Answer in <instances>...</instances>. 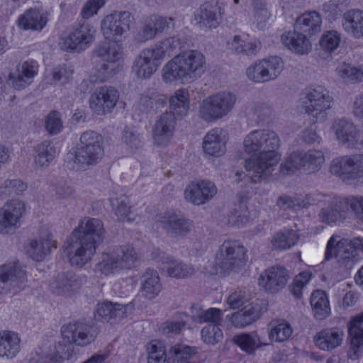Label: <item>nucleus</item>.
<instances>
[{
	"label": "nucleus",
	"instance_id": "nucleus-12",
	"mask_svg": "<svg viewBox=\"0 0 363 363\" xmlns=\"http://www.w3.org/2000/svg\"><path fill=\"white\" fill-rule=\"evenodd\" d=\"M64 340L77 346L85 347L93 342L96 336V330L89 324L83 322L69 323L61 328Z\"/></svg>",
	"mask_w": 363,
	"mask_h": 363
},
{
	"label": "nucleus",
	"instance_id": "nucleus-32",
	"mask_svg": "<svg viewBox=\"0 0 363 363\" xmlns=\"http://www.w3.org/2000/svg\"><path fill=\"white\" fill-rule=\"evenodd\" d=\"M48 13L35 9H30L18 19V26L23 30H41L48 23Z\"/></svg>",
	"mask_w": 363,
	"mask_h": 363
},
{
	"label": "nucleus",
	"instance_id": "nucleus-64",
	"mask_svg": "<svg viewBox=\"0 0 363 363\" xmlns=\"http://www.w3.org/2000/svg\"><path fill=\"white\" fill-rule=\"evenodd\" d=\"M117 67L118 66L115 63L104 62L96 69L94 77L99 82H106L116 74Z\"/></svg>",
	"mask_w": 363,
	"mask_h": 363
},
{
	"label": "nucleus",
	"instance_id": "nucleus-61",
	"mask_svg": "<svg viewBox=\"0 0 363 363\" xmlns=\"http://www.w3.org/2000/svg\"><path fill=\"white\" fill-rule=\"evenodd\" d=\"M340 40L341 38L340 33L335 30H330L326 32L322 35L320 39L319 44L323 50L332 52L337 48Z\"/></svg>",
	"mask_w": 363,
	"mask_h": 363
},
{
	"label": "nucleus",
	"instance_id": "nucleus-47",
	"mask_svg": "<svg viewBox=\"0 0 363 363\" xmlns=\"http://www.w3.org/2000/svg\"><path fill=\"white\" fill-rule=\"evenodd\" d=\"M299 240V235L294 230L285 229L277 233L272 240L276 249L286 250L295 245Z\"/></svg>",
	"mask_w": 363,
	"mask_h": 363
},
{
	"label": "nucleus",
	"instance_id": "nucleus-40",
	"mask_svg": "<svg viewBox=\"0 0 363 363\" xmlns=\"http://www.w3.org/2000/svg\"><path fill=\"white\" fill-rule=\"evenodd\" d=\"M260 315V307L257 304L249 305L233 313L231 322L236 328H244L258 320Z\"/></svg>",
	"mask_w": 363,
	"mask_h": 363
},
{
	"label": "nucleus",
	"instance_id": "nucleus-10",
	"mask_svg": "<svg viewBox=\"0 0 363 363\" xmlns=\"http://www.w3.org/2000/svg\"><path fill=\"white\" fill-rule=\"evenodd\" d=\"M26 281V272L19 262H11L0 267V293L22 289Z\"/></svg>",
	"mask_w": 363,
	"mask_h": 363
},
{
	"label": "nucleus",
	"instance_id": "nucleus-59",
	"mask_svg": "<svg viewBox=\"0 0 363 363\" xmlns=\"http://www.w3.org/2000/svg\"><path fill=\"white\" fill-rule=\"evenodd\" d=\"M65 340L67 342H59L57 345L48 347L50 352L56 356L57 363H60L63 359H69L72 357L73 354V344L70 342H67L66 340Z\"/></svg>",
	"mask_w": 363,
	"mask_h": 363
},
{
	"label": "nucleus",
	"instance_id": "nucleus-24",
	"mask_svg": "<svg viewBox=\"0 0 363 363\" xmlns=\"http://www.w3.org/2000/svg\"><path fill=\"white\" fill-rule=\"evenodd\" d=\"M157 222L167 233L181 237L190 233L192 228V222L190 220L183 215L175 213H169L160 217Z\"/></svg>",
	"mask_w": 363,
	"mask_h": 363
},
{
	"label": "nucleus",
	"instance_id": "nucleus-18",
	"mask_svg": "<svg viewBox=\"0 0 363 363\" xmlns=\"http://www.w3.org/2000/svg\"><path fill=\"white\" fill-rule=\"evenodd\" d=\"M224 13L223 4L218 0H209L197 11L196 19L201 28H215L221 22Z\"/></svg>",
	"mask_w": 363,
	"mask_h": 363
},
{
	"label": "nucleus",
	"instance_id": "nucleus-48",
	"mask_svg": "<svg viewBox=\"0 0 363 363\" xmlns=\"http://www.w3.org/2000/svg\"><path fill=\"white\" fill-rule=\"evenodd\" d=\"M95 53L104 62L116 64L121 57V52L118 45L111 40L99 45L95 50Z\"/></svg>",
	"mask_w": 363,
	"mask_h": 363
},
{
	"label": "nucleus",
	"instance_id": "nucleus-37",
	"mask_svg": "<svg viewBox=\"0 0 363 363\" xmlns=\"http://www.w3.org/2000/svg\"><path fill=\"white\" fill-rule=\"evenodd\" d=\"M347 211L346 198L334 199L329 205L323 208L319 213L320 220L331 224L345 216Z\"/></svg>",
	"mask_w": 363,
	"mask_h": 363
},
{
	"label": "nucleus",
	"instance_id": "nucleus-7",
	"mask_svg": "<svg viewBox=\"0 0 363 363\" xmlns=\"http://www.w3.org/2000/svg\"><path fill=\"white\" fill-rule=\"evenodd\" d=\"M236 101L235 95L229 92H219L203 100L199 113L201 118L211 122L226 116Z\"/></svg>",
	"mask_w": 363,
	"mask_h": 363
},
{
	"label": "nucleus",
	"instance_id": "nucleus-41",
	"mask_svg": "<svg viewBox=\"0 0 363 363\" xmlns=\"http://www.w3.org/2000/svg\"><path fill=\"white\" fill-rule=\"evenodd\" d=\"M192 318L198 323H210V324L220 325L223 312L216 308L202 309L199 305H193L191 307Z\"/></svg>",
	"mask_w": 363,
	"mask_h": 363
},
{
	"label": "nucleus",
	"instance_id": "nucleus-16",
	"mask_svg": "<svg viewBox=\"0 0 363 363\" xmlns=\"http://www.w3.org/2000/svg\"><path fill=\"white\" fill-rule=\"evenodd\" d=\"M290 278L289 272L284 267L277 265L262 272L258 279V284L267 291L276 293L286 286Z\"/></svg>",
	"mask_w": 363,
	"mask_h": 363
},
{
	"label": "nucleus",
	"instance_id": "nucleus-60",
	"mask_svg": "<svg viewBox=\"0 0 363 363\" xmlns=\"http://www.w3.org/2000/svg\"><path fill=\"white\" fill-rule=\"evenodd\" d=\"M305 166L311 171L319 169L325 162L323 153L320 150H310L304 152Z\"/></svg>",
	"mask_w": 363,
	"mask_h": 363
},
{
	"label": "nucleus",
	"instance_id": "nucleus-57",
	"mask_svg": "<svg viewBox=\"0 0 363 363\" xmlns=\"http://www.w3.org/2000/svg\"><path fill=\"white\" fill-rule=\"evenodd\" d=\"M201 338L208 345H216L223 338V333L219 325L209 324L201 330Z\"/></svg>",
	"mask_w": 363,
	"mask_h": 363
},
{
	"label": "nucleus",
	"instance_id": "nucleus-34",
	"mask_svg": "<svg viewBox=\"0 0 363 363\" xmlns=\"http://www.w3.org/2000/svg\"><path fill=\"white\" fill-rule=\"evenodd\" d=\"M167 103L164 96L157 94H152L150 96L141 94L135 103L133 108L135 113L138 115L155 113L157 109L162 108Z\"/></svg>",
	"mask_w": 363,
	"mask_h": 363
},
{
	"label": "nucleus",
	"instance_id": "nucleus-43",
	"mask_svg": "<svg viewBox=\"0 0 363 363\" xmlns=\"http://www.w3.org/2000/svg\"><path fill=\"white\" fill-rule=\"evenodd\" d=\"M310 303L316 319L323 320L329 315L330 308L325 291H314L311 294Z\"/></svg>",
	"mask_w": 363,
	"mask_h": 363
},
{
	"label": "nucleus",
	"instance_id": "nucleus-42",
	"mask_svg": "<svg viewBox=\"0 0 363 363\" xmlns=\"http://www.w3.org/2000/svg\"><path fill=\"white\" fill-rule=\"evenodd\" d=\"M347 240H338V237L332 236L328 242L325 259L330 260L335 257L338 259H350L353 257L352 252L345 249L344 245L347 244Z\"/></svg>",
	"mask_w": 363,
	"mask_h": 363
},
{
	"label": "nucleus",
	"instance_id": "nucleus-9",
	"mask_svg": "<svg viewBox=\"0 0 363 363\" xmlns=\"http://www.w3.org/2000/svg\"><path fill=\"white\" fill-rule=\"evenodd\" d=\"M330 172L342 180L359 179L363 177V155H353L334 159Z\"/></svg>",
	"mask_w": 363,
	"mask_h": 363
},
{
	"label": "nucleus",
	"instance_id": "nucleus-20",
	"mask_svg": "<svg viewBox=\"0 0 363 363\" xmlns=\"http://www.w3.org/2000/svg\"><path fill=\"white\" fill-rule=\"evenodd\" d=\"M133 309V304H120L111 301H104L96 305L95 318L99 320L116 323L126 316L128 311Z\"/></svg>",
	"mask_w": 363,
	"mask_h": 363
},
{
	"label": "nucleus",
	"instance_id": "nucleus-50",
	"mask_svg": "<svg viewBox=\"0 0 363 363\" xmlns=\"http://www.w3.org/2000/svg\"><path fill=\"white\" fill-rule=\"evenodd\" d=\"M194 349L185 345H177L171 347L167 352V363H189Z\"/></svg>",
	"mask_w": 363,
	"mask_h": 363
},
{
	"label": "nucleus",
	"instance_id": "nucleus-26",
	"mask_svg": "<svg viewBox=\"0 0 363 363\" xmlns=\"http://www.w3.org/2000/svg\"><path fill=\"white\" fill-rule=\"evenodd\" d=\"M162 285L157 271L147 269L141 277L140 293L148 300L156 298L162 291Z\"/></svg>",
	"mask_w": 363,
	"mask_h": 363
},
{
	"label": "nucleus",
	"instance_id": "nucleus-36",
	"mask_svg": "<svg viewBox=\"0 0 363 363\" xmlns=\"http://www.w3.org/2000/svg\"><path fill=\"white\" fill-rule=\"evenodd\" d=\"M233 342L242 351L248 354H253L256 350L268 345V343L264 342L255 331L236 335L233 337Z\"/></svg>",
	"mask_w": 363,
	"mask_h": 363
},
{
	"label": "nucleus",
	"instance_id": "nucleus-56",
	"mask_svg": "<svg viewBox=\"0 0 363 363\" xmlns=\"http://www.w3.org/2000/svg\"><path fill=\"white\" fill-rule=\"evenodd\" d=\"M122 142L131 150H137L143 145L140 134L135 128L130 127L123 129Z\"/></svg>",
	"mask_w": 363,
	"mask_h": 363
},
{
	"label": "nucleus",
	"instance_id": "nucleus-44",
	"mask_svg": "<svg viewBox=\"0 0 363 363\" xmlns=\"http://www.w3.org/2000/svg\"><path fill=\"white\" fill-rule=\"evenodd\" d=\"M35 162L42 167L49 166L56 155L54 144L48 140L38 145L35 148Z\"/></svg>",
	"mask_w": 363,
	"mask_h": 363
},
{
	"label": "nucleus",
	"instance_id": "nucleus-2",
	"mask_svg": "<svg viewBox=\"0 0 363 363\" xmlns=\"http://www.w3.org/2000/svg\"><path fill=\"white\" fill-rule=\"evenodd\" d=\"M262 150L260 157L246 159L244 167L246 170L245 181L253 183L259 182L262 178L269 175L274 166L280 160L277 150L280 146V139L273 130L268 129L257 130Z\"/></svg>",
	"mask_w": 363,
	"mask_h": 363
},
{
	"label": "nucleus",
	"instance_id": "nucleus-5",
	"mask_svg": "<svg viewBox=\"0 0 363 363\" xmlns=\"http://www.w3.org/2000/svg\"><path fill=\"white\" fill-rule=\"evenodd\" d=\"M247 261V249L235 240L225 241L215 255V264L221 273L238 272Z\"/></svg>",
	"mask_w": 363,
	"mask_h": 363
},
{
	"label": "nucleus",
	"instance_id": "nucleus-49",
	"mask_svg": "<svg viewBox=\"0 0 363 363\" xmlns=\"http://www.w3.org/2000/svg\"><path fill=\"white\" fill-rule=\"evenodd\" d=\"M147 363L167 362V352L164 344L157 340H152L146 345Z\"/></svg>",
	"mask_w": 363,
	"mask_h": 363
},
{
	"label": "nucleus",
	"instance_id": "nucleus-29",
	"mask_svg": "<svg viewBox=\"0 0 363 363\" xmlns=\"http://www.w3.org/2000/svg\"><path fill=\"white\" fill-rule=\"evenodd\" d=\"M52 239V234L48 233L39 239L30 240L26 249L28 255L38 262L44 260L50 253L52 248H56Z\"/></svg>",
	"mask_w": 363,
	"mask_h": 363
},
{
	"label": "nucleus",
	"instance_id": "nucleus-54",
	"mask_svg": "<svg viewBox=\"0 0 363 363\" xmlns=\"http://www.w3.org/2000/svg\"><path fill=\"white\" fill-rule=\"evenodd\" d=\"M305 166L304 152H294L281 166V171L284 174H291Z\"/></svg>",
	"mask_w": 363,
	"mask_h": 363
},
{
	"label": "nucleus",
	"instance_id": "nucleus-46",
	"mask_svg": "<svg viewBox=\"0 0 363 363\" xmlns=\"http://www.w3.org/2000/svg\"><path fill=\"white\" fill-rule=\"evenodd\" d=\"M335 71L345 82L356 83L363 80V67H356L349 63L340 62Z\"/></svg>",
	"mask_w": 363,
	"mask_h": 363
},
{
	"label": "nucleus",
	"instance_id": "nucleus-31",
	"mask_svg": "<svg viewBox=\"0 0 363 363\" xmlns=\"http://www.w3.org/2000/svg\"><path fill=\"white\" fill-rule=\"evenodd\" d=\"M104 150L103 145L86 148H77L74 157V163L77 165V169L97 164L104 157Z\"/></svg>",
	"mask_w": 363,
	"mask_h": 363
},
{
	"label": "nucleus",
	"instance_id": "nucleus-33",
	"mask_svg": "<svg viewBox=\"0 0 363 363\" xmlns=\"http://www.w3.org/2000/svg\"><path fill=\"white\" fill-rule=\"evenodd\" d=\"M281 41L289 50L298 54H307L311 50V44L306 35L295 28L294 31L284 33Z\"/></svg>",
	"mask_w": 363,
	"mask_h": 363
},
{
	"label": "nucleus",
	"instance_id": "nucleus-23",
	"mask_svg": "<svg viewBox=\"0 0 363 363\" xmlns=\"http://www.w3.org/2000/svg\"><path fill=\"white\" fill-rule=\"evenodd\" d=\"M82 285V279L71 271L57 274L50 284L52 291L58 295H70Z\"/></svg>",
	"mask_w": 363,
	"mask_h": 363
},
{
	"label": "nucleus",
	"instance_id": "nucleus-6",
	"mask_svg": "<svg viewBox=\"0 0 363 363\" xmlns=\"http://www.w3.org/2000/svg\"><path fill=\"white\" fill-rule=\"evenodd\" d=\"M333 101L329 91L322 86H316L306 90L301 99V108L309 116L325 119L326 111L329 110Z\"/></svg>",
	"mask_w": 363,
	"mask_h": 363
},
{
	"label": "nucleus",
	"instance_id": "nucleus-4",
	"mask_svg": "<svg viewBox=\"0 0 363 363\" xmlns=\"http://www.w3.org/2000/svg\"><path fill=\"white\" fill-rule=\"evenodd\" d=\"M137 259V253L132 245L115 246L101 254L96 269L107 276L130 269Z\"/></svg>",
	"mask_w": 363,
	"mask_h": 363
},
{
	"label": "nucleus",
	"instance_id": "nucleus-13",
	"mask_svg": "<svg viewBox=\"0 0 363 363\" xmlns=\"http://www.w3.org/2000/svg\"><path fill=\"white\" fill-rule=\"evenodd\" d=\"M118 98V91L113 86H100L91 94L89 107L97 115H105L115 107Z\"/></svg>",
	"mask_w": 363,
	"mask_h": 363
},
{
	"label": "nucleus",
	"instance_id": "nucleus-27",
	"mask_svg": "<svg viewBox=\"0 0 363 363\" xmlns=\"http://www.w3.org/2000/svg\"><path fill=\"white\" fill-rule=\"evenodd\" d=\"M35 74V63L24 62L18 66L15 72L10 74L8 83L17 90L23 89L30 84Z\"/></svg>",
	"mask_w": 363,
	"mask_h": 363
},
{
	"label": "nucleus",
	"instance_id": "nucleus-55",
	"mask_svg": "<svg viewBox=\"0 0 363 363\" xmlns=\"http://www.w3.org/2000/svg\"><path fill=\"white\" fill-rule=\"evenodd\" d=\"M257 130L251 131L243 140L245 153L252 157H260L262 150Z\"/></svg>",
	"mask_w": 363,
	"mask_h": 363
},
{
	"label": "nucleus",
	"instance_id": "nucleus-52",
	"mask_svg": "<svg viewBox=\"0 0 363 363\" xmlns=\"http://www.w3.org/2000/svg\"><path fill=\"white\" fill-rule=\"evenodd\" d=\"M272 328L269 334V338L272 341L282 342L287 340L293 333L291 325L283 320L280 323H271Z\"/></svg>",
	"mask_w": 363,
	"mask_h": 363
},
{
	"label": "nucleus",
	"instance_id": "nucleus-39",
	"mask_svg": "<svg viewBox=\"0 0 363 363\" xmlns=\"http://www.w3.org/2000/svg\"><path fill=\"white\" fill-rule=\"evenodd\" d=\"M20 342V337L15 333H0V356L9 359L16 357L21 350Z\"/></svg>",
	"mask_w": 363,
	"mask_h": 363
},
{
	"label": "nucleus",
	"instance_id": "nucleus-22",
	"mask_svg": "<svg viewBox=\"0 0 363 363\" xmlns=\"http://www.w3.org/2000/svg\"><path fill=\"white\" fill-rule=\"evenodd\" d=\"M333 129L335 136L343 146L347 148H354L359 139L360 131L354 123L345 118L335 120Z\"/></svg>",
	"mask_w": 363,
	"mask_h": 363
},
{
	"label": "nucleus",
	"instance_id": "nucleus-45",
	"mask_svg": "<svg viewBox=\"0 0 363 363\" xmlns=\"http://www.w3.org/2000/svg\"><path fill=\"white\" fill-rule=\"evenodd\" d=\"M189 108V93L182 89L175 91L169 99V111L174 116H184Z\"/></svg>",
	"mask_w": 363,
	"mask_h": 363
},
{
	"label": "nucleus",
	"instance_id": "nucleus-1",
	"mask_svg": "<svg viewBox=\"0 0 363 363\" xmlns=\"http://www.w3.org/2000/svg\"><path fill=\"white\" fill-rule=\"evenodd\" d=\"M104 238L105 229L101 220L89 217L81 219L65 247L71 264L82 267L89 262Z\"/></svg>",
	"mask_w": 363,
	"mask_h": 363
},
{
	"label": "nucleus",
	"instance_id": "nucleus-28",
	"mask_svg": "<svg viewBox=\"0 0 363 363\" xmlns=\"http://www.w3.org/2000/svg\"><path fill=\"white\" fill-rule=\"evenodd\" d=\"M225 135L223 130L214 128L207 133L203 140V149L205 153L218 157L225 152Z\"/></svg>",
	"mask_w": 363,
	"mask_h": 363
},
{
	"label": "nucleus",
	"instance_id": "nucleus-21",
	"mask_svg": "<svg viewBox=\"0 0 363 363\" xmlns=\"http://www.w3.org/2000/svg\"><path fill=\"white\" fill-rule=\"evenodd\" d=\"M350 348L348 358L355 360L363 353V312L354 316L348 323Z\"/></svg>",
	"mask_w": 363,
	"mask_h": 363
},
{
	"label": "nucleus",
	"instance_id": "nucleus-11",
	"mask_svg": "<svg viewBox=\"0 0 363 363\" xmlns=\"http://www.w3.org/2000/svg\"><path fill=\"white\" fill-rule=\"evenodd\" d=\"M133 20V18L128 11H116L106 16L101 22L104 37L107 40H113L118 36L126 35Z\"/></svg>",
	"mask_w": 363,
	"mask_h": 363
},
{
	"label": "nucleus",
	"instance_id": "nucleus-19",
	"mask_svg": "<svg viewBox=\"0 0 363 363\" xmlns=\"http://www.w3.org/2000/svg\"><path fill=\"white\" fill-rule=\"evenodd\" d=\"M217 192L215 184L207 180L191 182L184 191L185 199L195 204L201 205L211 199Z\"/></svg>",
	"mask_w": 363,
	"mask_h": 363
},
{
	"label": "nucleus",
	"instance_id": "nucleus-53",
	"mask_svg": "<svg viewBox=\"0 0 363 363\" xmlns=\"http://www.w3.org/2000/svg\"><path fill=\"white\" fill-rule=\"evenodd\" d=\"M262 61L268 82L276 79L284 69V62L279 57H270Z\"/></svg>",
	"mask_w": 363,
	"mask_h": 363
},
{
	"label": "nucleus",
	"instance_id": "nucleus-35",
	"mask_svg": "<svg viewBox=\"0 0 363 363\" xmlns=\"http://www.w3.org/2000/svg\"><path fill=\"white\" fill-rule=\"evenodd\" d=\"M159 261H161L162 269L167 274L176 279H184L191 276L194 273V269L187 264L173 259L172 257L162 255Z\"/></svg>",
	"mask_w": 363,
	"mask_h": 363
},
{
	"label": "nucleus",
	"instance_id": "nucleus-58",
	"mask_svg": "<svg viewBox=\"0 0 363 363\" xmlns=\"http://www.w3.org/2000/svg\"><path fill=\"white\" fill-rule=\"evenodd\" d=\"M184 45V42L178 37L173 36L168 38L161 42L160 45H155L152 48H160L162 50V60L165 55L172 56L174 53L180 50Z\"/></svg>",
	"mask_w": 363,
	"mask_h": 363
},
{
	"label": "nucleus",
	"instance_id": "nucleus-63",
	"mask_svg": "<svg viewBox=\"0 0 363 363\" xmlns=\"http://www.w3.org/2000/svg\"><path fill=\"white\" fill-rule=\"evenodd\" d=\"M45 126L50 135H57L63 128L60 113L55 111L50 112L45 121Z\"/></svg>",
	"mask_w": 363,
	"mask_h": 363
},
{
	"label": "nucleus",
	"instance_id": "nucleus-51",
	"mask_svg": "<svg viewBox=\"0 0 363 363\" xmlns=\"http://www.w3.org/2000/svg\"><path fill=\"white\" fill-rule=\"evenodd\" d=\"M253 22L258 28H263L270 18L266 0H252Z\"/></svg>",
	"mask_w": 363,
	"mask_h": 363
},
{
	"label": "nucleus",
	"instance_id": "nucleus-62",
	"mask_svg": "<svg viewBox=\"0 0 363 363\" xmlns=\"http://www.w3.org/2000/svg\"><path fill=\"white\" fill-rule=\"evenodd\" d=\"M94 146L103 145L101 135L94 131L87 130L84 132L79 138V143L77 148H86Z\"/></svg>",
	"mask_w": 363,
	"mask_h": 363
},
{
	"label": "nucleus",
	"instance_id": "nucleus-25",
	"mask_svg": "<svg viewBox=\"0 0 363 363\" xmlns=\"http://www.w3.org/2000/svg\"><path fill=\"white\" fill-rule=\"evenodd\" d=\"M344 30L356 39H363V11L350 9L345 11L342 18Z\"/></svg>",
	"mask_w": 363,
	"mask_h": 363
},
{
	"label": "nucleus",
	"instance_id": "nucleus-14",
	"mask_svg": "<svg viewBox=\"0 0 363 363\" xmlns=\"http://www.w3.org/2000/svg\"><path fill=\"white\" fill-rule=\"evenodd\" d=\"M94 33V28L90 24H80L68 36L60 39V46L66 51L84 50L93 42Z\"/></svg>",
	"mask_w": 363,
	"mask_h": 363
},
{
	"label": "nucleus",
	"instance_id": "nucleus-17",
	"mask_svg": "<svg viewBox=\"0 0 363 363\" xmlns=\"http://www.w3.org/2000/svg\"><path fill=\"white\" fill-rule=\"evenodd\" d=\"M176 125V116L171 111L162 113L152 128L154 143L157 146H167L172 138Z\"/></svg>",
	"mask_w": 363,
	"mask_h": 363
},
{
	"label": "nucleus",
	"instance_id": "nucleus-38",
	"mask_svg": "<svg viewBox=\"0 0 363 363\" xmlns=\"http://www.w3.org/2000/svg\"><path fill=\"white\" fill-rule=\"evenodd\" d=\"M322 18L320 15L315 11L306 12L297 18L294 24L296 30L301 31L303 33L313 35L320 30Z\"/></svg>",
	"mask_w": 363,
	"mask_h": 363
},
{
	"label": "nucleus",
	"instance_id": "nucleus-8",
	"mask_svg": "<svg viewBox=\"0 0 363 363\" xmlns=\"http://www.w3.org/2000/svg\"><path fill=\"white\" fill-rule=\"evenodd\" d=\"M26 215V205L18 199L6 202L0 208V234L12 235L21 225V220Z\"/></svg>",
	"mask_w": 363,
	"mask_h": 363
},
{
	"label": "nucleus",
	"instance_id": "nucleus-3",
	"mask_svg": "<svg viewBox=\"0 0 363 363\" xmlns=\"http://www.w3.org/2000/svg\"><path fill=\"white\" fill-rule=\"evenodd\" d=\"M206 69L205 56L198 50L184 51L175 55L162 69V79L167 83L192 82L201 77Z\"/></svg>",
	"mask_w": 363,
	"mask_h": 363
},
{
	"label": "nucleus",
	"instance_id": "nucleus-15",
	"mask_svg": "<svg viewBox=\"0 0 363 363\" xmlns=\"http://www.w3.org/2000/svg\"><path fill=\"white\" fill-rule=\"evenodd\" d=\"M162 54V50L157 48L143 50L134 61L133 72L139 78H149L160 65Z\"/></svg>",
	"mask_w": 363,
	"mask_h": 363
},
{
	"label": "nucleus",
	"instance_id": "nucleus-30",
	"mask_svg": "<svg viewBox=\"0 0 363 363\" xmlns=\"http://www.w3.org/2000/svg\"><path fill=\"white\" fill-rule=\"evenodd\" d=\"M344 333L339 328H331L318 332L314 337L316 346L320 350L330 351L342 344Z\"/></svg>",
	"mask_w": 363,
	"mask_h": 363
}]
</instances>
